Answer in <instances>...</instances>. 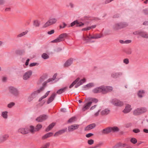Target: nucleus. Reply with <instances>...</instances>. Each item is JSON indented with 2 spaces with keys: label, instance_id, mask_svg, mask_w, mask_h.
Segmentation results:
<instances>
[{
  "label": "nucleus",
  "instance_id": "20",
  "mask_svg": "<svg viewBox=\"0 0 148 148\" xmlns=\"http://www.w3.org/2000/svg\"><path fill=\"white\" fill-rule=\"evenodd\" d=\"M131 106L130 105H127L125 107V108L123 110V112L125 113H127L129 112L131 110L130 108Z\"/></svg>",
  "mask_w": 148,
  "mask_h": 148
},
{
  "label": "nucleus",
  "instance_id": "47",
  "mask_svg": "<svg viewBox=\"0 0 148 148\" xmlns=\"http://www.w3.org/2000/svg\"><path fill=\"white\" fill-rule=\"evenodd\" d=\"M39 64L36 62H34L31 63L29 64V66L30 67H32L35 66H38Z\"/></svg>",
  "mask_w": 148,
  "mask_h": 148
},
{
  "label": "nucleus",
  "instance_id": "33",
  "mask_svg": "<svg viewBox=\"0 0 148 148\" xmlns=\"http://www.w3.org/2000/svg\"><path fill=\"white\" fill-rule=\"evenodd\" d=\"M28 31L27 30H26L25 31V32H23L22 33L19 34L17 36V37L18 38H19L20 37H21L26 34L28 32Z\"/></svg>",
  "mask_w": 148,
  "mask_h": 148
},
{
  "label": "nucleus",
  "instance_id": "42",
  "mask_svg": "<svg viewBox=\"0 0 148 148\" xmlns=\"http://www.w3.org/2000/svg\"><path fill=\"white\" fill-rule=\"evenodd\" d=\"M15 105V103H14L13 102H12L10 103L8 105V108H11L13 106H14Z\"/></svg>",
  "mask_w": 148,
  "mask_h": 148
},
{
  "label": "nucleus",
  "instance_id": "50",
  "mask_svg": "<svg viewBox=\"0 0 148 148\" xmlns=\"http://www.w3.org/2000/svg\"><path fill=\"white\" fill-rule=\"evenodd\" d=\"M93 135V134L91 133H89L86 134V136L87 138H89Z\"/></svg>",
  "mask_w": 148,
  "mask_h": 148
},
{
  "label": "nucleus",
  "instance_id": "25",
  "mask_svg": "<svg viewBox=\"0 0 148 148\" xmlns=\"http://www.w3.org/2000/svg\"><path fill=\"white\" fill-rule=\"evenodd\" d=\"M100 37L98 36H96L95 35L94 36H91L90 34L89 36L87 37L88 39H87V38H86L84 37H83V40H88V39L90 40L91 39H97L99 38H100Z\"/></svg>",
  "mask_w": 148,
  "mask_h": 148
},
{
  "label": "nucleus",
  "instance_id": "41",
  "mask_svg": "<svg viewBox=\"0 0 148 148\" xmlns=\"http://www.w3.org/2000/svg\"><path fill=\"white\" fill-rule=\"evenodd\" d=\"M8 137V135H5L3 136L1 138V140L3 141L5 140Z\"/></svg>",
  "mask_w": 148,
  "mask_h": 148
},
{
  "label": "nucleus",
  "instance_id": "40",
  "mask_svg": "<svg viewBox=\"0 0 148 148\" xmlns=\"http://www.w3.org/2000/svg\"><path fill=\"white\" fill-rule=\"evenodd\" d=\"M42 57L43 59H46L48 58L49 56L47 53H44L42 55Z\"/></svg>",
  "mask_w": 148,
  "mask_h": 148
},
{
  "label": "nucleus",
  "instance_id": "23",
  "mask_svg": "<svg viewBox=\"0 0 148 148\" xmlns=\"http://www.w3.org/2000/svg\"><path fill=\"white\" fill-rule=\"evenodd\" d=\"M102 86H101L95 88L92 91L94 93H102Z\"/></svg>",
  "mask_w": 148,
  "mask_h": 148
},
{
  "label": "nucleus",
  "instance_id": "7",
  "mask_svg": "<svg viewBox=\"0 0 148 148\" xmlns=\"http://www.w3.org/2000/svg\"><path fill=\"white\" fill-rule=\"evenodd\" d=\"M57 21L56 18H52L49 19L44 25V27H47L55 23Z\"/></svg>",
  "mask_w": 148,
  "mask_h": 148
},
{
  "label": "nucleus",
  "instance_id": "61",
  "mask_svg": "<svg viewBox=\"0 0 148 148\" xmlns=\"http://www.w3.org/2000/svg\"><path fill=\"white\" fill-rule=\"evenodd\" d=\"M29 60L30 59H27L25 63V65L26 66H27L29 64Z\"/></svg>",
  "mask_w": 148,
  "mask_h": 148
},
{
  "label": "nucleus",
  "instance_id": "13",
  "mask_svg": "<svg viewBox=\"0 0 148 148\" xmlns=\"http://www.w3.org/2000/svg\"><path fill=\"white\" fill-rule=\"evenodd\" d=\"M79 125L78 124H74L68 127V130L69 132H71L77 129L79 127Z\"/></svg>",
  "mask_w": 148,
  "mask_h": 148
},
{
  "label": "nucleus",
  "instance_id": "22",
  "mask_svg": "<svg viewBox=\"0 0 148 148\" xmlns=\"http://www.w3.org/2000/svg\"><path fill=\"white\" fill-rule=\"evenodd\" d=\"M122 75L121 73H113L111 74L112 77L114 78H117L119 77Z\"/></svg>",
  "mask_w": 148,
  "mask_h": 148
},
{
  "label": "nucleus",
  "instance_id": "21",
  "mask_svg": "<svg viewBox=\"0 0 148 148\" xmlns=\"http://www.w3.org/2000/svg\"><path fill=\"white\" fill-rule=\"evenodd\" d=\"M101 132L103 134H107L111 132L110 127H108L103 129Z\"/></svg>",
  "mask_w": 148,
  "mask_h": 148
},
{
  "label": "nucleus",
  "instance_id": "39",
  "mask_svg": "<svg viewBox=\"0 0 148 148\" xmlns=\"http://www.w3.org/2000/svg\"><path fill=\"white\" fill-rule=\"evenodd\" d=\"M118 144L119 145L120 147L121 148L125 147L127 146V144L124 143H119Z\"/></svg>",
  "mask_w": 148,
  "mask_h": 148
},
{
  "label": "nucleus",
  "instance_id": "19",
  "mask_svg": "<svg viewBox=\"0 0 148 148\" xmlns=\"http://www.w3.org/2000/svg\"><path fill=\"white\" fill-rule=\"evenodd\" d=\"M73 59L72 58H70L67 60L64 64V66L65 67H68L71 65L73 62Z\"/></svg>",
  "mask_w": 148,
  "mask_h": 148
},
{
  "label": "nucleus",
  "instance_id": "46",
  "mask_svg": "<svg viewBox=\"0 0 148 148\" xmlns=\"http://www.w3.org/2000/svg\"><path fill=\"white\" fill-rule=\"evenodd\" d=\"M94 141L92 139H90L88 140V143L90 145H92L94 143Z\"/></svg>",
  "mask_w": 148,
  "mask_h": 148
},
{
  "label": "nucleus",
  "instance_id": "52",
  "mask_svg": "<svg viewBox=\"0 0 148 148\" xmlns=\"http://www.w3.org/2000/svg\"><path fill=\"white\" fill-rule=\"evenodd\" d=\"M47 82H44L43 84V86L42 87H41V88H43V89L41 90V91L43 90L45 88V87L46 86V85L47 83Z\"/></svg>",
  "mask_w": 148,
  "mask_h": 148
},
{
  "label": "nucleus",
  "instance_id": "28",
  "mask_svg": "<svg viewBox=\"0 0 148 148\" xmlns=\"http://www.w3.org/2000/svg\"><path fill=\"white\" fill-rule=\"evenodd\" d=\"M55 125V123H53L50 124L49 125V126L46 129L45 131L46 132H48L49 131L53 128V127Z\"/></svg>",
  "mask_w": 148,
  "mask_h": 148
},
{
  "label": "nucleus",
  "instance_id": "44",
  "mask_svg": "<svg viewBox=\"0 0 148 148\" xmlns=\"http://www.w3.org/2000/svg\"><path fill=\"white\" fill-rule=\"evenodd\" d=\"M75 117H72L68 121V123H71L75 121Z\"/></svg>",
  "mask_w": 148,
  "mask_h": 148
},
{
  "label": "nucleus",
  "instance_id": "37",
  "mask_svg": "<svg viewBox=\"0 0 148 148\" xmlns=\"http://www.w3.org/2000/svg\"><path fill=\"white\" fill-rule=\"evenodd\" d=\"M140 111L141 112V114L146 112L147 111V109L145 108H139Z\"/></svg>",
  "mask_w": 148,
  "mask_h": 148
},
{
  "label": "nucleus",
  "instance_id": "12",
  "mask_svg": "<svg viewBox=\"0 0 148 148\" xmlns=\"http://www.w3.org/2000/svg\"><path fill=\"white\" fill-rule=\"evenodd\" d=\"M18 132L23 134H25L29 133L30 132V129L27 128H21L18 130Z\"/></svg>",
  "mask_w": 148,
  "mask_h": 148
},
{
  "label": "nucleus",
  "instance_id": "9",
  "mask_svg": "<svg viewBox=\"0 0 148 148\" xmlns=\"http://www.w3.org/2000/svg\"><path fill=\"white\" fill-rule=\"evenodd\" d=\"M111 102L113 104L116 106H121L123 105V103L122 102L116 99L112 100Z\"/></svg>",
  "mask_w": 148,
  "mask_h": 148
},
{
  "label": "nucleus",
  "instance_id": "45",
  "mask_svg": "<svg viewBox=\"0 0 148 148\" xmlns=\"http://www.w3.org/2000/svg\"><path fill=\"white\" fill-rule=\"evenodd\" d=\"M131 142L133 144H135L137 142L136 139L135 138H132L130 140Z\"/></svg>",
  "mask_w": 148,
  "mask_h": 148
},
{
  "label": "nucleus",
  "instance_id": "4",
  "mask_svg": "<svg viewBox=\"0 0 148 148\" xmlns=\"http://www.w3.org/2000/svg\"><path fill=\"white\" fill-rule=\"evenodd\" d=\"M42 127V125L40 124H37L35 127L32 125L30 126V132L32 133L39 131Z\"/></svg>",
  "mask_w": 148,
  "mask_h": 148
},
{
  "label": "nucleus",
  "instance_id": "6",
  "mask_svg": "<svg viewBox=\"0 0 148 148\" xmlns=\"http://www.w3.org/2000/svg\"><path fill=\"white\" fill-rule=\"evenodd\" d=\"M9 91L14 96L17 97L19 95V93L18 90L13 87L11 86L9 88Z\"/></svg>",
  "mask_w": 148,
  "mask_h": 148
},
{
  "label": "nucleus",
  "instance_id": "26",
  "mask_svg": "<svg viewBox=\"0 0 148 148\" xmlns=\"http://www.w3.org/2000/svg\"><path fill=\"white\" fill-rule=\"evenodd\" d=\"M110 112V110L108 109H106L103 110L101 114L102 115H106L108 114Z\"/></svg>",
  "mask_w": 148,
  "mask_h": 148
},
{
  "label": "nucleus",
  "instance_id": "43",
  "mask_svg": "<svg viewBox=\"0 0 148 148\" xmlns=\"http://www.w3.org/2000/svg\"><path fill=\"white\" fill-rule=\"evenodd\" d=\"M94 86V84L93 83H89V84L86 85L84 86V87L86 88V87L88 88H91Z\"/></svg>",
  "mask_w": 148,
  "mask_h": 148
},
{
  "label": "nucleus",
  "instance_id": "35",
  "mask_svg": "<svg viewBox=\"0 0 148 148\" xmlns=\"http://www.w3.org/2000/svg\"><path fill=\"white\" fill-rule=\"evenodd\" d=\"M119 24L121 29L125 27L128 25V24L125 22L119 23Z\"/></svg>",
  "mask_w": 148,
  "mask_h": 148
},
{
  "label": "nucleus",
  "instance_id": "53",
  "mask_svg": "<svg viewBox=\"0 0 148 148\" xmlns=\"http://www.w3.org/2000/svg\"><path fill=\"white\" fill-rule=\"evenodd\" d=\"M123 62L126 64H128L129 62L128 59L127 58L124 59L123 60Z\"/></svg>",
  "mask_w": 148,
  "mask_h": 148
},
{
  "label": "nucleus",
  "instance_id": "34",
  "mask_svg": "<svg viewBox=\"0 0 148 148\" xmlns=\"http://www.w3.org/2000/svg\"><path fill=\"white\" fill-rule=\"evenodd\" d=\"M40 24V22L38 20H36L34 21L33 25L35 27H39Z\"/></svg>",
  "mask_w": 148,
  "mask_h": 148
},
{
  "label": "nucleus",
  "instance_id": "27",
  "mask_svg": "<svg viewBox=\"0 0 148 148\" xmlns=\"http://www.w3.org/2000/svg\"><path fill=\"white\" fill-rule=\"evenodd\" d=\"M53 133L52 132L47 133L43 135L42 138V139H45L52 136Z\"/></svg>",
  "mask_w": 148,
  "mask_h": 148
},
{
  "label": "nucleus",
  "instance_id": "15",
  "mask_svg": "<svg viewBox=\"0 0 148 148\" xmlns=\"http://www.w3.org/2000/svg\"><path fill=\"white\" fill-rule=\"evenodd\" d=\"M96 126L95 123H93L87 125L84 129L85 131H89L94 128Z\"/></svg>",
  "mask_w": 148,
  "mask_h": 148
},
{
  "label": "nucleus",
  "instance_id": "38",
  "mask_svg": "<svg viewBox=\"0 0 148 148\" xmlns=\"http://www.w3.org/2000/svg\"><path fill=\"white\" fill-rule=\"evenodd\" d=\"M57 73L55 74H54V75H53V78H49L47 80V82H50L51 81H52L54 80L55 79L56 77L57 76Z\"/></svg>",
  "mask_w": 148,
  "mask_h": 148
},
{
  "label": "nucleus",
  "instance_id": "5",
  "mask_svg": "<svg viewBox=\"0 0 148 148\" xmlns=\"http://www.w3.org/2000/svg\"><path fill=\"white\" fill-rule=\"evenodd\" d=\"M133 34L135 35H139L143 38H148V34L146 32L138 30L134 32Z\"/></svg>",
  "mask_w": 148,
  "mask_h": 148
},
{
  "label": "nucleus",
  "instance_id": "11",
  "mask_svg": "<svg viewBox=\"0 0 148 148\" xmlns=\"http://www.w3.org/2000/svg\"><path fill=\"white\" fill-rule=\"evenodd\" d=\"M48 116L47 115L43 114L38 117L36 120L39 122H42L46 120Z\"/></svg>",
  "mask_w": 148,
  "mask_h": 148
},
{
  "label": "nucleus",
  "instance_id": "3",
  "mask_svg": "<svg viewBox=\"0 0 148 148\" xmlns=\"http://www.w3.org/2000/svg\"><path fill=\"white\" fill-rule=\"evenodd\" d=\"M67 36V34L66 33H63L60 35L56 39L51 41V43H57L63 41L64 40V38Z\"/></svg>",
  "mask_w": 148,
  "mask_h": 148
},
{
  "label": "nucleus",
  "instance_id": "8",
  "mask_svg": "<svg viewBox=\"0 0 148 148\" xmlns=\"http://www.w3.org/2000/svg\"><path fill=\"white\" fill-rule=\"evenodd\" d=\"M102 93L106 94L108 92H111L112 90V87L110 86H102Z\"/></svg>",
  "mask_w": 148,
  "mask_h": 148
},
{
  "label": "nucleus",
  "instance_id": "17",
  "mask_svg": "<svg viewBox=\"0 0 148 148\" xmlns=\"http://www.w3.org/2000/svg\"><path fill=\"white\" fill-rule=\"evenodd\" d=\"M56 95V94L55 92L53 93L48 99L47 101V103L49 104L54 99Z\"/></svg>",
  "mask_w": 148,
  "mask_h": 148
},
{
  "label": "nucleus",
  "instance_id": "2",
  "mask_svg": "<svg viewBox=\"0 0 148 148\" xmlns=\"http://www.w3.org/2000/svg\"><path fill=\"white\" fill-rule=\"evenodd\" d=\"M79 79L80 78L79 77L77 78L69 86V88H72L75 84H76V85L75 86V88H77L79 86L83 84L86 81L85 78H84L79 82Z\"/></svg>",
  "mask_w": 148,
  "mask_h": 148
},
{
  "label": "nucleus",
  "instance_id": "18",
  "mask_svg": "<svg viewBox=\"0 0 148 148\" xmlns=\"http://www.w3.org/2000/svg\"><path fill=\"white\" fill-rule=\"evenodd\" d=\"M66 130V128L60 130L56 132L54 134L55 136H57L64 133Z\"/></svg>",
  "mask_w": 148,
  "mask_h": 148
},
{
  "label": "nucleus",
  "instance_id": "59",
  "mask_svg": "<svg viewBox=\"0 0 148 148\" xmlns=\"http://www.w3.org/2000/svg\"><path fill=\"white\" fill-rule=\"evenodd\" d=\"M132 42L131 40H127L125 41V43L128 44L131 43Z\"/></svg>",
  "mask_w": 148,
  "mask_h": 148
},
{
  "label": "nucleus",
  "instance_id": "29",
  "mask_svg": "<svg viewBox=\"0 0 148 148\" xmlns=\"http://www.w3.org/2000/svg\"><path fill=\"white\" fill-rule=\"evenodd\" d=\"M145 92L143 90H139L137 93L138 96L140 98H142Z\"/></svg>",
  "mask_w": 148,
  "mask_h": 148
},
{
  "label": "nucleus",
  "instance_id": "54",
  "mask_svg": "<svg viewBox=\"0 0 148 148\" xmlns=\"http://www.w3.org/2000/svg\"><path fill=\"white\" fill-rule=\"evenodd\" d=\"M34 98H32V97L31 96V95H30L28 98V100L30 102L32 101L33 99Z\"/></svg>",
  "mask_w": 148,
  "mask_h": 148
},
{
  "label": "nucleus",
  "instance_id": "32",
  "mask_svg": "<svg viewBox=\"0 0 148 148\" xmlns=\"http://www.w3.org/2000/svg\"><path fill=\"white\" fill-rule=\"evenodd\" d=\"M120 27V25L119 23H118L115 24L113 27L114 29L115 30H117L119 29H120L121 27Z\"/></svg>",
  "mask_w": 148,
  "mask_h": 148
},
{
  "label": "nucleus",
  "instance_id": "14",
  "mask_svg": "<svg viewBox=\"0 0 148 148\" xmlns=\"http://www.w3.org/2000/svg\"><path fill=\"white\" fill-rule=\"evenodd\" d=\"M32 73V72L30 70L26 72L23 76V78L25 80H26L29 79Z\"/></svg>",
  "mask_w": 148,
  "mask_h": 148
},
{
  "label": "nucleus",
  "instance_id": "55",
  "mask_svg": "<svg viewBox=\"0 0 148 148\" xmlns=\"http://www.w3.org/2000/svg\"><path fill=\"white\" fill-rule=\"evenodd\" d=\"M34 98H32V97L31 96V95H30L28 98V100L30 102L32 101L33 99Z\"/></svg>",
  "mask_w": 148,
  "mask_h": 148
},
{
  "label": "nucleus",
  "instance_id": "36",
  "mask_svg": "<svg viewBox=\"0 0 148 148\" xmlns=\"http://www.w3.org/2000/svg\"><path fill=\"white\" fill-rule=\"evenodd\" d=\"M1 116L4 119H7L8 118V112L7 111L3 112L2 113Z\"/></svg>",
  "mask_w": 148,
  "mask_h": 148
},
{
  "label": "nucleus",
  "instance_id": "57",
  "mask_svg": "<svg viewBox=\"0 0 148 148\" xmlns=\"http://www.w3.org/2000/svg\"><path fill=\"white\" fill-rule=\"evenodd\" d=\"M144 13L146 15H148V10L147 9H145L143 10Z\"/></svg>",
  "mask_w": 148,
  "mask_h": 148
},
{
  "label": "nucleus",
  "instance_id": "31",
  "mask_svg": "<svg viewBox=\"0 0 148 148\" xmlns=\"http://www.w3.org/2000/svg\"><path fill=\"white\" fill-rule=\"evenodd\" d=\"M133 114L135 115H138L141 114V112L140 111L139 108H138L134 110Z\"/></svg>",
  "mask_w": 148,
  "mask_h": 148
},
{
  "label": "nucleus",
  "instance_id": "24",
  "mask_svg": "<svg viewBox=\"0 0 148 148\" xmlns=\"http://www.w3.org/2000/svg\"><path fill=\"white\" fill-rule=\"evenodd\" d=\"M67 88L68 87L66 86L63 88H60L57 91L56 93L58 94H61L64 92L67 89Z\"/></svg>",
  "mask_w": 148,
  "mask_h": 148
},
{
  "label": "nucleus",
  "instance_id": "49",
  "mask_svg": "<svg viewBox=\"0 0 148 148\" xmlns=\"http://www.w3.org/2000/svg\"><path fill=\"white\" fill-rule=\"evenodd\" d=\"M140 131L138 129H135L133 130V132L135 133H137L139 132Z\"/></svg>",
  "mask_w": 148,
  "mask_h": 148
},
{
  "label": "nucleus",
  "instance_id": "60",
  "mask_svg": "<svg viewBox=\"0 0 148 148\" xmlns=\"http://www.w3.org/2000/svg\"><path fill=\"white\" fill-rule=\"evenodd\" d=\"M7 79V78L6 77H3L2 78V80L3 82H5Z\"/></svg>",
  "mask_w": 148,
  "mask_h": 148
},
{
  "label": "nucleus",
  "instance_id": "62",
  "mask_svg": "<svg viewBox=\"0 0 148 148\" xmlns=\"http://www.w3.org/2000/svg\"><path fill=\"white\" fill-rule=\"evenodd\" d=\"M143 25H148V21H145L143 23Z\"/></svg>",
  "mask_w": 148,
  "mask_h": 148
},
{
  "label": "nucleus",
  "instance_id": "1",
  "mask_svg": "<svg viewBox=\"0 0 148 148\" xmlns=\"http://www.w3.org/2000/svg\"><path fill=\"white\" fill-rule=\"evenodd\" d=\"M98 101V99L95 98L89 97L86 99L84 102V103H86L83 107L82 109V111L84 112L88 109L91 106L92 103L95 102L96 103Z\"/></svg>",
  "mask_w": 148,
  "mask_h": 148
},
{
  "label": "nucleus",
  "instance_id": "48",
  "mask_svg": "<svg viewBox=\"0 0 148 148\" xmlns=\"http://www.w3.org/2000/svg\"><path fill=\"white\" fill-rule=\"evenodd\" d=\"M49 145L50 144L49 143H47L40 148H48L49 146Z\"/></svg>",
  "mask_w": 148,
  "mask_h": 148
},
{
  "label": "nucleus",
  "instance_id": "58",
  "mask_svg": "<svg viewBox=\"0 0 148 148\" xmlns=\"http://www.w3.org/2000/svg\"><path fill=\"white\" fill-rule=\"evenodd\" d=\"M62 50V49L61 48L58 47L57 49L55 50V51L57 52H58L61 51Z\"/></svg>",
  "mask_w": 148,
  "mask_h": 148
},
{
  "label": "nucleus",
  "instance_id": "16",
  "mask_svg": "<svg viewBox=\"0 0 148 148\" xmlns=\"http://www.w3.org/2000/svg\"><path fill=\"white\" fill-rule=\"evenodd\" d=\"M43 89V88H40L38 90H37L34 91V92L32 93L31 95L32 97V98H34L36 97L38 94L40 93V92L41 91V90Z\"/></svg>",
  "mask_w": 148,
  "mask_h": 148
},
{
  "label": "nucleus",
  "instance_id": "64",
  "mask_svg": "<svg viewBox=\"0 0 148 148\" xmlns=\"http://www.w3.org/2000/svg\"><path fill=\"white\" fill-rule=\"evenodd\" d=\"M114 148H120L118 143L114 147Z\"/></svg>",
  "mask_w": 148,
  "mask_h": 148
},
{
  "label": "nucleus",
  "instance_id": "51",
  "mask_svg": "<svg viewBox=\"0 0 148 148\" xmlns=\"http://www.w3.org/2000/svg\"><path fill=\"white\" fill-rule=\"evenodd\" d=\"M62 25H63V26H62L61 25H60V28H64L66 26V24L64 22H63L62 23Z\"/></svg>",
  "mask_w": 148,
  "mask_h": 148
},
{
  "label": "nucleus",
  "instance_id": "30",
  "mask_svg": "<svg viewBox=\"0 0 148 148\" xmlns=\"http://www.w3.org/2000/svg\"><path fill=\"white\" fill-rule=\"evenodd\" d=\"M111 132H118L119 131V128L117 127H110Z\"/></svg>",
  "mask_w": 148,
  "mask_h": 148
},
{
  "label": "nucleus",
  "instance_id": "63",
  "mask_svg": "<svg viewBox=\"0 0 148 148\" xmlns=\"http://www.w3.org/2000/svg\"><path fill=\"white\" fill-rule=\"evenodd\" d=\"M100 112V110H99L96 113H95L94 114L95 116H97L99 115V112Z\"/></svg>",
  "mask_w": 148,
  "mask_h": 148
},
{
  "label": "nucleus",
  "instance_id": "56",
  "mask_svg": "<svg viewBox=\"0 0 148 148\" xmlns=\"http://www.w3.org/2000/svg\"><path fill=\"white\" fill-rule=\"evenodd\" d=\"M54 32V30H52L50 31H48L47 32V33L49 34H53Z\"/></svg>",
  "mask_w": 148,
  "mask_h": 148
},
{
  "label": "nucleus",
  "instance_id": "10",
  "mask_svg": "<svg viewBox=\"0 0 148 148\" xmlns=\"http://www.w3.org/2000/svg\"><path fill=\"white\" fill-rule=\"evenodd\" d=\"M84 25V23L82 22H79L78 21L76 20L71 23L70 26H69L68 27H73L74 25H76V27H81L83 26Z\"/></svg>",
  "mask_w": 148,
  "mask_h": 148
}]
</instances>
